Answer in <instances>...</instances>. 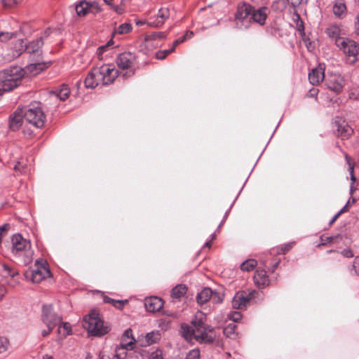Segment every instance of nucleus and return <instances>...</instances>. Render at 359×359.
<instances>
[{
	"label": "nucleus",
	"mask_w": 359,
	"mask_h": 359,
	"mask_svg": "<svg viewBox=\"0 0 359 359\" xmlns=\"http://www.w3.org/2000/svg\"><path fill=\"white\" fill-rule=\"evenodd\" d=\"M205 315L197 312L191 321V324H183L181 326L182 337L188 341H196L200 344H212L215 339L214 327L205 324Z\"/></svg>",
	"instance_id": "1"
},
{
	"label": "nucleus",
	"mask_w": 359,
	"mask_h": 359,
	"mask_svg": "<svg viewBox=\"0 0 359 359\" xmlns=\"http://www.w3.org/2000/svg\"><path fill=\"white\" fill-rule=\"evenodd\" d=\"M11 243V252L16 258H18L25 265L32 262L34 252L29 240L18 233L12 236Z\"/></svg>",
	"instance_id": "2"
},
{
	"label": "nucleus",
	"mask_w": 359,
	"mask_h": 359,
	"mask_svg": "<svg viewBox=\"0 0 359 359\" xmlns=\"http://www.w3.org/2000/svg\"><path fill=\"white\" fill-rule=\"evenodd\" d=\"M23 76V69L18 66L0 71V95L18 87Z\"/></svg>",
	"instance_id": "3"
},
{
	"label": "nucleus",
	"mask_w": 359,
	"mask_h": 359,
	"mask_svg": "<svg viewBox=\"0 0 359 359\" xmlns=\"http://www.w3.org/2000/svg\"><path fill=\"white\" fill-rule=\"evenodd\" d=\"M83 327L93 336H102L109 331V327L104 324L99 314L93 312L86 316L83 320Z\"/></svg>",
	"instance_id": "4"
},
{
	"label": "nucleus",
	"mask_w": 359,
	"mask_h": 359,
	"mask_svg": "<svg viewBox=\"0 0 359 359\" xmlns=\"http://www.w3.org/2000/svg\"><path fill=\"white\" fill-rule=\"evenodd\" d=\"M25 121L35 127L41 128L43 127L46 115L39 104H32L28 107H22Z\"/></svg>",
	"instance_id": "5"
},
{
	"label": "nucleus",
	"mask_w": 359,
	"mask_h": 359,
	"mask_svg": "<svg viewBox=\"0 0 359 359\" xmlns=\"http://www.w3.org/2000/svg\"><path fill=\"white\" fill-rule=\"evenodd\" d=\"M252 6L245 2H241L237 6L235 13L236 27L239 29H247L252 25L251 15Z\"/></svg>",
	"instance_id": "6"
},
{
	"label": "nucleus",
	"mask_w": 359,
	"mask_h": 359,
	"mask_svg": "<svg viewBox=\"0 0 359 359\" xmlns=\"http://www.w3.org/2000/svg\"><path fill=\"white\" fill-rule=\"evenodd\" d=\"M336 46L348 58L350 64H354L358 60L359 55V43L349 39H339L336 41Z\"/></svg>",
	"instance_id": "7"
},
{
	"label": "nucleus",
	"mask_w": 359,
	"mask_h": 359,
	"mask_svg": "<svg viewBox=\"0 0 359 359\" xmlns=\"http://www.w3.org/2000/svg\"><path fill=\"white\" fill-rule=\"evenodd\" d=\"M35 269L25 273V278L34 283H39L50 274L46 262L43 259H37L35 262Z\"/></svg>",
	"instance_id": "8"
},
{
	"label": "nucleus",
	"mask_w": 359,
	"mask_h": 359,
	"mask_svg": "<svg viewBox=\"0 0 359 359\" xmlns=\"http://www.w3.org/2000/svg\"><path fill=\"white\" fill-rule=\"evenodd\" d=\"M136 60V56L131 52H123L120 53L116 59V62L119 69H128L129 72L123 74V77H129L134 74L135 69H133Z\"/></svg>",
	"instance_id": "9"
},
{
	"label": "nucleus",
	"mask_w": 359,
	"mask_h": 359,
	"mask_svg": "<svg viewBox=\"0 0 359 359\" xmlns=\"http://www.w3.org/2000/svg\"><path fill=\"white\" fill-rule=\"evenodd\" d=\"M95 72H98V79L101 83L106 86L114 82L118 76V70L113 65L105 64L100 67H95Z\"/></svg>",
	"instance_id": "10"
},
{
	"label": "nucleus",
	"mask_w": 359,
	"mask_h": 359,
	"mask_svg": "<svg viewBox=\"0 0 359 359\" xmlns=\"http://www.w3.org/2000/svg\"><path fill=\"white\" fill-rule=\"evenodd\" d=\"M257 293L255 290H252L249 292L243 291L236 292L232 299V307L234 309H245L248 302L255 298Z\"/></svg>",
	"instance_id": "11"
},
{
	"label": "nucleus",
	"mask_w": 359,
	"mask_h": 359,
	"mask_svg": "<svg viewBox=\"0 0 359 359\" xmlns=\"http://www.w3.org/2000/svg\"><path fill=\"white\" fill-rule=\"evenodd\" d=\"M42 320L47 327H55L61 323L62 318L53 311L52 305H44L42 309Z\"/></svg>",
	"instance_id": "12"
},
{
	"label": "nucleus",
	"mask_w": 359,
	"mask_h": 359,
	"mask_svg": "<svg viewBox=\"0 0 359 359\" xmlns=\"http://www.w3.org/2000/svg\"><path fill=\"white\" fill-rule=\"evenodd\" d=\"M325 81L327 88L336 93H341L345 85V79L339 74L328 75Z\"/></svg>",
	"instance_id": "13"
},
{
	"label": "nucleus",
	"mask_w": 359,
	"mask_h": 359,
	"mask_svg": "<svg viewBox=\"0 0 359 359\" xmlns=\"http://www.w3.org/2000/svg\"><path fill=\"white\" fill-rule=\"evenodd\" d=\"M269 14V9L266 6H261L258 8L252 7V24L256 23L260 26L264 25Z\"/></svg>",
	"instance_id": "14"
},
{
	"label": "nucleus",
	"mask_w": 359,
	"mask_h": 359,
	"mask_svg": "<svg viewBox=\"0 0 359 359\" xmlns=\"http://www.w3.org/2000/svg\"><path fill=\"white\" fill-rule=\"evenodd\" d=\"M24 113L22 108H18L9 118V128L13 131L18 130L24 122Z\"/></svg>",
	"instance_id": "15"
},
{
	"label": "nucleus",
	"mask_w": 359,
	"mask_h": 359,
	"mask_svg": "<svg viewBox=\"0 0 359 359\" xmlns=\"http://www.w3.org/2000/svg\"><path fill=\"white\" fill-rule=\"evenodd\" d=\"M255 285L259 288H264L270 283V280L264 269H257L253 277Z\"/></svg>",
	"instance_id": "16"
},
{
	"label": "nucleus",
	"mask_w": 359,
	"mask_h": 359,
	"mask_svg": "<svg viewBox=\"0 0 359 359\" xmlns=\"http://www.w3.org/2000/svg\"><path fill=\"white\" fill-rule=\"evenodd\" d=\"M325 79V70L319 65L309 73V80L313 86L318 85Z\"/></svg>",
	"instance_id": "17"
},
{
	"label": "nucleus",
	"mask_w": 359,
	"mask_h": 359,
	"mask_svg": "<svg viewBox=\"0 0 359 359\" xmlns=\"http://www.w3.org/2000/svg\"><path fill=\"white\" fill-rule=\"evenodd\" d=\"M144 306L148 312L153 313L163 308V302L158 297H151L145 299Z\"/></svg>",
	"instance_id": "18"
},
{
	"label": "nucleus",
	"mask_w": 359,
	"mask_h": 359,
	"mask_svg": "<svg viewBox=\"0 0 359 359\" xmlns=\"http://www.w3.org/2000/svg\"><path fill=\"white\" fill-rule=\"evenodd\" d=\"M43 44V37H39L32 41L29 43H25V52L29 54L41 55V47Z\"/></svg>",
	"instance_id": "19"
},
{
	"label": "nucleus",
	"mask_w": 359,
	"mask_h": 359,
	"mask_svg": "<svg viewBox=\"0 0 359 359\" xmlns=\"http://www.w3.org/2000/svg\"><path fill=\"white\" fill-rule=\"evenodd\" d=\"M11 56L9 59H15L18 57L23 52H25V43L24 40L20 39L12 43L11 46Z\"/></svg>",
	"instance_id": "20"
},
{
	"label": "nucleus",
	"mask_w": 359,
	"mask_h": 359,
	"mask_svg": "<svg viewBox=\"0 0 359 359\" xmlns=\"http://www.w3.org/2000/svg\"><path fill=\"white\" fill-rule=\"evenodd\" d=\"M134 341L135 339L132 336V330L128 329L124 332L121 337L120 346L116 348L122 353H126L125 350L127 349L128 346H131L134 343Z\"/></svg>",
	"instance_id": "21"
},
{
	"label": "nucleus",
	"mask_w": 359,
	"mask_h": 359,
	"mask_svg": "<svg viewBox=\"0 0 359 359\" xmlns=\"http://www.w3.org/2000/svg\"><path fill=\"white\" fill-rule=\"evenodd\" d=\"M336 126L337 127V134L342 139H346L349 137L353 132L351 127H350L344 121H342L341 122H336Z\"/></svg>",
	"instance_id": "22"
},
{
	"label": "nucleus",
	"mask_w": 359,
	"mask_h": 359,
	"mask_svg": "<svg viewBox=\"0 0 359 359\" xmlns=\"http://www.w3.org/2000/svg\"><path fill=\"white\" fill-rule=\"evenodd\" d=\"M170 17V10L168 8H161L154 22H149V25L154 27L162 26L165 21Z\"/></svg>",
	"instance_id": "23"
},
{
	"label": "nucleus",
	"mask_w": 359,
	"mask_h": 359,
	"mask_svg": "<svg viewBox=\"0 0 359 359\" xmlns=\"http://www.w3.org/2000/svg\"><path fill=\"white\" fill-rule=\"evenodd\" d=\"M101 81L98 79V72H95V67L92 69L85 79V86L88 88H94L100 83Z\"/></svg>",
	"instance_id": "24"
},
{
	"label": "nucleus",
	"mask_w": 359,
	"mask_h": 359,
	"mask_svg": "<svg viewBox=\"0 0 359 359\" xmlns=\"http://www.w3.org/2000/svg\"><path fill=\"white\" fill-rule=\"evenodd\" d=\"M161 338V332L159 330H153L147 333L142 341V346H149L158 343Z\"/></svg>",
	"instance_id": "25"
},
{
	"label": "nucleus",
	"mask_w": 359,
	"mask_h": 359,
	"mask_svg": "<svg viewBox=\"0 0 359 359\" xmlns=\"http://www.w3.org/2000/svg\"><path fill=\"white\" fill-rule=\"evenodd\" d=\"M0 273L4 277L11 278H14L19 274L18 271L16 269L5 263L0 264Z\"/></svg>",
	"instance_id": "26"
},
{
	"label": "nucleus",
	"mask_w": 359,
	"mask_h": 359,
	"mask_svg": "<svg viewBox=\"0 0 359 359\" xmlns=\"http://www.w3.org/2000/svg\"><path fill=\"white\" fill-rule=\"evenodd\" d=\"M212 295V290L210 287H204L197 294L196 300L199 304H203L210 300Z\"/></svg>",
	"instance_id": "27"
},
{
	"label": "nucleus",
	"mask_w": 359,
	"mask_h": 359,
	"mask_svg": "<svg viewBox=\"0 0 359 359\" xmlns=\"http://www.w3.org/2000/svg\"><path fill=\"white\" fill-rule=\"evenodd\" d=\"M75 10L79 16H85L90 13V6L89 1L85 0L80 1L76 5Z\"/></svg>",
	"instance_id": "28"
},
{
	"label": "nucleus",
	"mask_w": 359,
	"mask_h": 359,
	"mask_svg": "<svg viewBox=\"0 0 359 359\" xmlns=\"http://www.w3.org/2000/svg\"><path fill=\"white\" fill-rule=\"evenodd\" d=\"M334 14L341 18L345 15L346 11V6L343 0H338L335 2L332 8Z\"/></svg>",
	"instance_id": "29"
},
{
	"label": "nucleus",
	"mask_w": 359,
	"mask_h": 359,
	"mask_svg": "<svg viewBox=\"0 0 359 359\" xmlns=\"http://www.w3.org/2000/svg\"><path fill=\"white\" fill-rule=\"evenodd\" d=\"M326 34L330 38L334 39L335 42L337 39L344 38L341 36V30L337 25H332L327 27L326 29Z\"/></svg>",
	"instance_id": "30"
},
{
	"label": "nucleus",
	"mask_w": 359,
	"mask_h": 359,
	"mask_svg": "<svg viewBox=\"0 0 359 359\" xmlns=\"http://www.w3.org/2000/svg\"><path fill=\"white\" fill-rule=\"evenodd\" d=\"M187 291V287L185 285H177L171 290V297L175 299L182 298Z\"/></svg>",
	"instance_id": "31"
},
{
	"label": "nucleus",
	"mask_w": 359,
	"mask_h": 359,
	"mask_svg": "<svg viewBox=\"0 0 359 359\" xmlns=\"http://www.w3.org/2000/svg\"><path fill=\"white\" fill-rule=\"evenodd\" d=\"M69 89L68 86L65 84H62L59 90L53 92V94L55 95L57 98L60 100H65L69 95Z\"/></svg>",
	"instance_id": "32"
},
{
	"label": "nucleus",
	"mask_w": 359,
	"mask_h": 359,
	"mask_svg": "<svg viewBox=\"0 0 359 359\" xmlns=\"http://www.w3.org/2000/svg\"><path fill=\"white\" fill-rule=\"evenodd\" d=\"M236 325L234 323L228 324L223 330L224 334L230 339H235L238 334L236 332Z\"/></svg>",
	"instance_id": "33"
},
{
	"label": "nucleus",
	"mask_w": 359,
	"mask_h": 359,
	"mask_svg": "<svg viewBox=\"0 0 359 359\" xmlns=\"http://www.w3.org/2000/svg\"><path fill=\"white\" fill-rule=\"evenodd\" d=\"M345 158H346L347 164L348 165V171L350 172L351 180L352 181V184L350 187V194L352 195L353 194L354 191L355 190L353 184L356 180L355 177L353 173L354 165L351 163V158L347 154L345 155Z\"/></svg>",
	"instance_id": "34"
},
{
	"label": "nucleus",
	"mask_w": 359,
	"mask_h": 359,
	"mask_svg": "<svg viewBox=\"0 0 359 359\" xmlns=\"http://www.w3.org/2000/svg\"><path fill=\"white\" fill-rule=\"evenodd\" d=\"M126 357V353H122L117 348L116 349L115 354L111 358L110 355L106 354L105 352L102 351L99 354V359H124Z\"/></svg>",
	"instance_id": "35"
},
{
	"label": "nucleus",
	"mask_w": 359,
	"mask_h": 359,
	"mask_svg": "<svg viewBox=\"0 0 359 359\" xmlns=\"http://www.w3.org/2000/svg\"><path fill=\"white\" fill-rule=\"evenodd\" d=\"M58 325L57 332L60 335L65 337L70 334L71 326L68 323H60Z\"/></svg>",
	"instance_id": "36"
},
{
	"label": "nucleus",
	"mask_w": 359,
	"mask_h": 359,
	"mask_svg": "<svg viewBox=\"0 0 359 359\" xmlns=\"http://www.w3.org/2000/svg\"><path fill=\"white\" fill-rule=\"evenodd\" d=\"M257 264V262L255 259H250L243 262L241 265V269L242 271H250L256 266Z\"/></svg>",
	"instance_id": "37"
},
{
	"label": "nucleus",
	"mask_w": 359,
	"mask_h": 359,
	"mask_svg": "<svg viewBox=\"0 0 359 359\" xmlns=\"http://www.w3.org/2000/svg\"><path fill=\"white\" fill-rule=\"evenodd\" d=\"M46 64L45 63H32L27 66V69L29 71L33 72L34 74H38L39 72L42 71L45 68H46Z\"/></svg>",
	"instance_id": "38"
},
{
	"label": "nucleus",
	"mask_w": 359,
	"mask_h": 359,
	"mask_svg": "<svg viewBox=\"0 0 359 359\" xmlns=\"http://www.w3.org/2000/svg\"><path fill=\"white\" fill-rule=\"evenodd\" d=\"M114 43V41L112 39L109 40L106 44L103 46H100L97 49L96 54L99 59H102V55L103 53L107 51L109 48Z\"/></svg>",
	"instance_id": "39"
},
{
	"label": "nucleus",
	"mask_w": 359,
	"mask_h": 359,
	"mask_svg": "<svg viewBox=\"0 0 359 359\" xmlns=\"http://www.w3.org/2000/svg\"><path fill=\"white\" fill-rule=\"evenodd\" d=\"M166 37V34L163 32H154L146 36V41H155L157 39H164Z\"/></svg>",
	"instance_id": "40"
},
{
	"label": "nucleus",
	"mask_w": 359,
	"mask_h": 359,
	"mask_svg": "<svg viewBox=\"0 0 359 359\" xmlns=\"http://www.w3.org/2000/svg\"><path fill=\"white\" fill-rule=\"evenodd\" d=\"M132 29V26L130 23H123L119 25L116 29V32L120 34H127Z\"/></svg>",
	"instance_id": "41"
},
{
	"label": "nucleus",
	"mask_w": 359,
	"mask_h": 359,
	"mask_svg": "<svg viewBox=\"0 0 359 359\" xmlns=\"http://www.w3.org/2000/svg\"><path fill=\"white\" fill-rule=\"evenodd\" d=\"M224 299V293L222 292H217L212 290V295L210 300L215 304L222 303Z\"/></svg>",
	"instance_id": "42"
},
{
	"label": "nucleus",
	"mask_w": 359,
	"mask_h": 359,
	"mask_svg": "<svg viewBox=\"0 0 359 359\" xmlns=\"http://www.w3.org/2000/svg\"><path fill=\"white\" fill-rule=\"evenodd\" d=\"M16 35V32H0V41L6 42L9 39H13Z\"/></svg>",
	"instance_id": "43"
},
{
	"label": "nucleus",
	"mask_w": 359,
	"mask_h": 359,
	"mask_svg": "<svg viewBox=\"0 0 359 359\" xmlns=\"http://www.w3.org/2000/svg\"><path fill=\"white\" fill-rule=\"evenodd\" d=\"M186 359H200V351L198 348L190 351L187 355Z\"/></svg>",
	"instance_id": "44"
},
{
	"label": "nucleus",
	"mask_w": 359,
	"mask_h": 359,
	"mask_svg": "<svg viewBox=\"0 0 359 359\" xmlns=\"http://www.w3.org/2000/svg\"><path fill=\"white\" fill-rule=\"evenodd\" d=\"M10 229L9 224H4L0 226V248H1L2 238L5 236Z\"/></svg>",
	"instance_id": "45"
},
{
	"label": "nucleus",
	"mask_w": 359,
	"mask_h": 359,
	"mask_svg": "<svg viewBox=\"0 0 359 359\" xmlns=\"http://www.w3.org/2000/svg\"><path fill=\"white\" fill-rule=\"evenodd\" d=\"M90 6V13H97L101 11L99 4L96 1H89Z\"/></svg>",
	"instance_id": "46"
},
{
	"label": "nucleus",
	"mask_w": 359,
	"mask_h": 359,
	"mask_svg": "<svg viewBox=\"0 0 359 359\" xmlns=\"http://www.w3.org/2000/svg\"><path fill=\"white\" fill-rule=\"evenodd\" d=\"M351 272L359 276V256L354 259Z\"/></svg>",
	"instance_id": "47"
},
{
	"label": "nucleus",
	"mask_w": 359,
	"mask_h": 359,
	"mask_svg": "<svg viewBox=\"0 0 359 359\" xmlns=\"http://www.w3.org/2000/svg\"><path fill=\"white\" fill-rule=\"evenodd\" d=\"M149 359H163L162 351L156 350L149 354Z\"/></svg>",
	"instance_id": "48"
},
{
	"label": "nucleus",
	"mask_w": 359,
	"mask_h": 359,
	"mask_svg": "<svg viewBox=\"0 0 359 359\" xmlns=\"http://www.w3.org/2000/svg\"><path fill=\"white\" fill-rule=\"evenodd\" d=\"M20 0H2L4 6L11 8L19 3Z\"/></svg>",
	"instance_id": "49"
},
{
	"label": "nucleus",
	"mask_w": 359,
	"mask_h": 359,
	"mask_svg": "<svg viewBox=\"0 0 359 359\" xmlns=\"http://www.w3.org/2000/svg\"><path fill=\"white\" fill-rule=\"evenodd\" d=\"M8 346V341L5 337H0V353L5 351Z\"/></svg>",
	"instance_id": "50"
},
{
	"label": "nucleus",
	"mask_w": 359,
	"mask_h": 359,
	"mask_svg": "<svg viewBox=\"0 0 359 359\" xmlns=\"http://www.w3.org/2000/svg\"><path fill=\"white\" fill-rule=\"evenodd\" d=\"M242 315L240 312L234 311L230 313L229 318L233 322H238L241 319Z\"/></svg>",
	"instance_id": "51"
},
{
	"label": "nucleus",
	"mask_w": 359,
	"mask_h": 359,
	"mask_svg": "<svg viewBox=\"0 0 359 359\" xmlns=\"http://www.w3.org/2000/svg\"><path fill=\"white\" fill-rule=\"evenodd\" d=\"M334 237L333 236H320V240H321V243L318 245V246L320 245H324L328 243H331L334 241Z\"/></svg>",
	"instance_id": "52"
},
{
	"label": "nucleus",
	"mask_w": 359,
	"mask_h": 359,
	"mask_svg": "<svg viewBox=\"0 0 359 359\" xmlns=\"http://www.w3.org/2000/svg\"><path fill=\"white\" fill-rule=\"evenodd\" d=\"M293 243H288L280 248V252L282 254H285L287 252H288L292 247Z\"/></svg>",
	"instance_id": "53"
},
{
	"label": "nucleus",
	"mask_w": 359,
	"mask_h": 359,
	"mask_svg": "<svg viewBox=\"0 0 359 359\" xmlns=\"http://www.w3.org/2000/svg\"><path fill=\"white\" fill-rule=\"evenodd\" d=\"M127 302V300L123 301V300H116L115 302L113 304L114 306L118 309H122L123 307V305Z\"/></svg>",
	"instance_id": "54"
},
{
	"label": "nucleus",
	"mask_w": 359,
	"mask_h": 359,
	"mask_svg": "<svg viewBox=\"0 0 359 359\" xmlns=\"http://www.w3.org/2000/svg\"><path fill=\"white\" fill-rule=\"evenodd\" d=\"M111 8L118 14H121L124 11L123 7L121 5L115 6L113 4Z\"/></svg>",
	"instance_id": "55"
},
{
	"label": "nucleus",
	"mask_w": 359,
	"mask_h": 359,
	"mask_svg": "<svg viewBox=\"0 0 359 359\" xmlns=\"http://www.w3.org/2000/svg\"><path fill=\"white\" fill-rule=\"evenodd\" d=\"M186 41V36H182L173 42L172 47L175 49L176 47L180 44Z\"/></svg>",
	"instance_id": "56"
},
{
	"label": "nucleus",
	"mask_w": 359,
	"mask_h": 359,
	"mask_svg": "<svg viewBox=\"0 0 359 359\" xmlns=\"http://www.w3.org/2000/svg\"><path fill=\"white\" fill-rule=\"evenodd\" d=\"M6 292V287L4 284L0 283V301L3 299Z\"/></svg>",
	"instance_id": "57"
},
{
	"label": "nucleus",
	"mask_w": 359,
	"mask_h": 359,
	"mask_svg": "<svg viewBox=\"0 0 359 359\" xmlns=\"http://www.w3.org/2000/svg\"><path fill=\"white\" fill-rule=\"evenodd\" d=\"M341 255L348 258L353 257V254L350 249H344V250L341 251Z\"/></svg>",
	"instance_id": "58"
},
{
	"label": "nucleus",
	"mask_w": 359,
	"mask_h": 359,
	"mask_svg": "<svg viewBox=\"0 0 359 359\" xmlns=\"http://www.w3.org/2000/svg\"><path fill=\"white\" fill-rule=\"evenodd\" d=\"M350 204V200H348L347 201V203H346V205L338 212L340 215L343 214V213H345L346 212H348V205Z\"/></svg>",
	"instance_id": "59"
},
{
	"label": "nucleus",
	"mask_w": 359,
	"mask_h": 359,
	"mask_svg": "<svg viewBox=\"0 0 359 359\" xmlns=\"http://www.w3.org/2000/svg\"><path fill=\"white\" fill-rule=\"evenodd\" d=\"M156 59L158 60H163L166 57V56L165 55V53H163L162 50H158L156 53Z\"/></svg>",
	"instance_id": "60"
},
{
	"label": "nucleus",
	"mask_w": 359,
	"mask_h": 359,
	"mask_svg": "<svg viewBox=\"0 0 359 359\" xmlns=\"http://www.w3.org/2000/svg\"><path fill=\"white\" fill-rule=\"evenodd\" d=\"M54 327H48V330H43L42 332H41V334L43 337H46L47 335H48L50 332L53 330Z\"/></svg>",
	"instance_id": "61"
},
{
	"label": "nucleus",
	"mask_w": 359,
	"mask_h": 359,
	"mask_svg": "<svg viewBox=\"0 0 359 359\" xmlns=\"http://www.w3.org/2000/svg\"><path fill=\"white\" fill-rule=\"evenodd\" d=\"M353 77L359 84V66L355 69L353 74Z\"/></svg>",
	"instance_id": "62"
},
{
	"label": "nucleus",
	"mask_w": 359,
	"mask_h": 359,
	"mask_svg": "<svg viewBox=\"0 0 359 359\" xmlns=\"http://www.w3.org/2000/svg\"><path fill=\"white\" fill-rule=\"evenodd\" d=\"M317 94H318V90L316 89L313 88V89H311V90H309L307 95L309 97H316Z\"/></svg>",
	"instance_id": "63"
},
{
	"label": "nucleus",
	"mask_w": 359,
	"mask_h": 359,
	"mask_svg": "<svg viewBox=\"0 0 359 359\" xmlns=\"http://www.w3.org/2000/svg\"><path fill=\"white\" fill-rule=\"evenodd\" d=\"M341 215L337 212V214L334 215V216L332 218V219L329 222V225L331 226L334 224V222L337 219V218L340 216Z\"/></svg>",
	"instance_id": "64"
}]
</instances>
